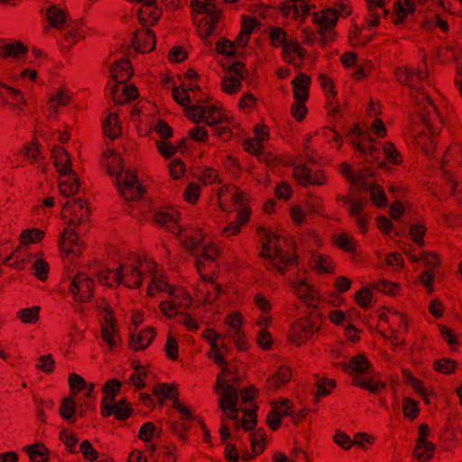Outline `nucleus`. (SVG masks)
I'll use <instances>...</instances> for the list:
<instances>
[{"label": "nucleus", "instance_id": "6e6552de", "mask_svg": "<svg viewBox=\"0 0 462 462\" xmlns=\"http://www.w3.org/2000/svg\"><path fill=\"white\" fill-rule=\"evenodd\" d=\"M395 76L401 84L406 85L411 89L414 97L421 96L423 92L420 91V88L426 80V72L421 69L402 67L396 69Z\"/></svg>", "mask_w": 462, "mask_h": 462}, {"label": "nucleus", "instance_id": "a211bd4d", "mask_svg": "<svg viewBox=\"0 0 462 462\" xmlns=\"http://www.w3.org/2000/svg\"><path fill=\"white\" fill-rule=\"evenodd\" d=\"M414 99L419 108L420 109V117L425 125L430 126L435 120L438 119L441 121L440 116L435 105L432 103L431 99L429 98L427 95L421 93L420 97H415Z\"/></svg>", "mask_w": 462, "mask_h": 462}, {"label": "nucleus", "instance_id": "c9c22d12", "mask_svg": "<svg viewBox=\"0 0 462 462\" xmlns=\"http://www.w3.org/2000/svg\"><path fill=\"white\" fill-rule=\"evenodd\" d=\"M353 383L372 393H376L384 387V383L363 374H353Z\"/></svg>", "mask_w": 462, "mask_h": 462}, {"label": "nucleus", "instance_id": "680f3d73", "mask_svg": "<svg viewBox=\"0 0 462 462\" xmlns=\"http://www.w3.org/2000/svg\"><path fill=\"white\" fill-rule=\"evenodd\" d=\"M457 367V362L451 359L443 358L437 360L434 363V368L443 374H450L455 371Z\"/></svg>", "mask_w": 462, "mask_h": 462}, {"label": "nucleus", "instance_id": "a19ab883", "mask_svg": "<svg viewBox=\"0 0 462 462\" xmlns=\"http://www.w3.org/2000/svg\"><path fill=\"white\" fill-rule=\"evenodd\" d=\"M104 133L108 137L114 139L117 137L121 133V128L118 125V119L116 114H109L105 120L104 125Z\"/></svg>", "mask_w": 462, "mask_h": 462}, {"label": "nucleus", "instance_id": "5701e85b", "mask_svg": "<svg viewBox=\"0 0 462 462\" xmlns=\"http://www.w3.org/2000/svg\"><path fill=\"white\" fill-rule=\"evenodd\" d=\"M112 80L116 83H125L133 75V69L129 60L121 59L116 60L110 69Z\"/></svg>", "mask_w": 462, "mask_h": 462}, {"label": "nucleus", "instance_id": "bf43d9fd", "mask_svg": "<svg viewBox=\"0 0 462 462\" xmlns=\"http://www.w3.org/2000/svg\"><path fill=\"white\" fill-rule=\"evenodd\" d=\"M172 97L174 100L182 106L189 107V104L191 102V96L188 93L187 88H174L172 90Z\"/></svg>", "mask_w": 462, "mask_h": 462}, {"label": "nucleus", "instance_id": "6ab92c4d", "mask_svg": "<svg viewBox=\"0 0 462 462\" xmlns=\"http://www.w3.org/2000/svg\"><path fill=\"white\" fill-rule=\"evenodd\" d=\"M121 383L116 379L107 381L104 387V397L102 400L103 410L101 411L104 417H108L112 414V402L115 401V396L119 392Z\"/></svg>", "mask_w": 462, "mask_h": 462}, {"label": "nucleus", "instance_id": "4d7b16f0", "mask_svg": "<svg viewBox=\"0 0 462 462\" xmlns=\"http://www.w3.org/2000/svg\"><path fill=\"white\" fill-rule=\"evenodd\" d=\"M356 147L366 157V160L369 162L376 161L379 158L380 151L373 144L365 146L364 143H357Z\"/></svg>", "mask_w": 462, "mask_h": 462}, {"label": "nucleus", "instance_id": "ea45409f", "mask_svg": "<svg viewBox=\"0 0 462 462\" xmlns=\"http://www.w3.org/2000/svg\"><path fill=\"white\" fill-rule=\"evenodd\" d=\"M40 307L33 306L31 308L22 309L16 313L17 319L25 324H35L39 320Z\"/></svg>", "mask_w": 462, "mask_h": 462}, {"label": "nucleus", "instance_id": "6e6d98bb", "mask_svg": "<svg viewBox=\"0 0 462 462\" xmlns=\"http://www.w3.org/2000/svg\"><path fill=\"white\" fill-rule=\"evenodd\" d=\"M270 39L274 46L281 45L282 48L286 43H288L291 39L288 38V35L285 31H283L280 27L273 28L270 32Z\"/></svg>", "mask_w": 462, "mask_h": 462}, {"label": "nucleus", "instance_id": "9b49d317", "mask_svg": "<svg viewBox=\"0 0 462 462\" xmlns=\"http://www.w3.org/2000/svg\"><path fill=\"white\" fill-rule=\"evenodd\" d=\"M312 21L319 24V32L321 34L320 44L325 46L334 39L332 28L337 23V14L331 10H324L320 14H314Z\"/></svg>", "mask_w": 462, "mask_h": 462}, {"label": "nucleus", "instance_id": "ddd939ff", "mask_svg": "<svg viewBox=\"0 0 462 462\" xmlns=\"http://www.w3.org/2000/svg\"><path fill=\"white\" fill-rule=\"evenodd\" d=\"M101 334L103 340L109 346L111 349L116 346L120 340L119 332L116 319L114 318V314L108 308L105 309L103 315Z\"/></svg>", "mask_w": 462, "mask_h": 462}, {"label": "nucleus", "instance_id": "e2e57ef3", "mask_svg": "<svg viewBox=\"0 0 462 462\" xmlns=\"http://www.w3.org/2000/svg\"><path fill=\"white\" fill-rule=\"evenodd\" d=\"M370 197L372 201L377 206L382 207L386 204V196L383 189L377 185H373L370 189Z\"/></svg>", "mask_w": 462, "mask_h": 462}, {"label": "nucleus", "instance_id": "423d86ee", "mask_svg": "<svg viewBox=\"0 0 462 462\" xmlns=\"http://www.w3.org/2000/svg\"><path fill=\"white\" fill-rule=\"evenodd\" d=\"M89 209L85 200L81 199H72L62 206L61 217L67 220L68 226H77L85 223L88 219Z\"/></svg>", "mask_w": 462, "mask_h": 462}, {"label": "nucleus", "instance_id": "39448f33", "mask_svg": "<svg viewBox=\"0 0 462 462\" xmlns=\"http://www.w3.org/2000/svg\"><path fill=\"white\" fill-rule=\"evenodd\" d=\"M186 114L187 116L194 123L204 121L209 126H214L216 125L225 123L228 120L227 116H226L214 105L189 106L186 109Z\"/></svg>", "mask_w": 462, "mask_h": 462}, {"label": "nucleus", "instance_id": "3c124183", "mask_svg": "<svg viewBox=\"0 0 462 462\" xmlns=\"http://www.w3.org/2000/svg\"><path fill=\"white\" fill-rule=\"evenodd\" d=\"M335 243L340 249L348 253H352L356 249L354 239L346 233L337 235Z\"/></svg>", "mask_w": 462, "mask_h": 462}, {"label": "nucleus", "instance_id": "4be33fe9", "mask_svg": "<svg viewBox=\"0 0 462 462\" xmlns=\"http://www.w3.org/2000/svg\"><path fill=\"white\" fill-rule=\"evenodd\" d=\"M304 56L305 50L294 39L291 40L282 48L283 60L298 68L300 67L301 60Z\"/></svg>", "mask_w": 462, "mask_h": 462}, {"label": "nucleus", "instance_id": "c85d7f7f", "mask_svg": "<svg viewBox=\"0 0 462 462\" xmlns=\"http://www.w3.org/2000/svg\"><path fill=\"white\" fill-rule=\"evenodd\" d=\"M191 7L198 14H207V17H205L203 20H210L212 23H217L220 11L217 8L214 3L194 0L191 2Z\"/></svg>", "mask_w": 462, "mask_h": 462}, {"label": "nucleus", "instance_id": "bb28decb", "mask_svg": "<svg viewBox=\"0 0 462 462\" xmlns=\"http://www.w3.org/2000/svg\"><path fill=\"white\" fill-rule=\"evenodd\" d=\"M311 79L309 76L300 73L291 82L293 97L297 101H306L309 97V88Z\"/></svg>", "mask_w": 462, "mask_h": 462}, {"label": "nucleus", "instance_id": "13d9d810", "mask_svg": "<svg viewBox=\"0 0 462 462\" xmlns=\"http://www.w3.org/2000/svg\"><path fill=\"white\" fill-rule=\"evenodd\" d=\"M34 275L41 281H45L48 277L49 264L42 258H37L32 264Z\"/></svg>", "mask_w": 462, "mask_h": 462}, {"label": "nucleus", "instance_id": "a18cd8bd", "mask_svg": "<svg viewBox=\"0 0 462 462\" xmlns=\"http://www.w3.org/2000/svg\"><path fill=\"white\" fill-rule=\"evenodd\" d=\"M312 265L319 273H330L333 272V265L330 257L323 254L313 256Z\"/></svg>", "mask_w": 462, "mask_h": 462}, {"label": "nucleus", "instance_id": "393cba45", "mask_svg": "<svg viewBox=\"0 0 462 462\" xmlns=\"http://www.w3.org/2000/svg\"><path fill=\"white\" fill-rule=\"evenodd\" d=\"M71 100V92L65 87L60 86L57 88L48 98V105L50 109L55 114L58 112L60 106H67Z\"/></svg>", "mask_w": 462, "mask_h": 462}, {"label": "nucleus", "instance_id": "58836bf2", "mask_svg": "<svg viewBox=\"0 0 462 462\" xmlns=\"http://www.w3.org/2000/svg\"><path fill=\"white\" fill-rule=\"evenodd\" d=\"M32 255L28 253V247L23 244H19L16 249L11 254V257H15V261L11 263L15 269L22 270L29 262Z\"/></svg>", "mask_w": 462, "mask_h": 462}, {"label": "nucleus", "instance_id": "473e14b6", "mask_svg": "<svg viewBox=\"0 0 462 462\" xmlns=\"http://www.w3.org/2000/svg\"><path fill=\"white\" fill-rule=\"evenodd\" d=\"M291 378V371L286 365H281L274 374L267 380L269 389L279 388L287 383Z\"/></svg>", "mask_w": 462, "mask_h": 462}, {"label": "nucleus", "instance_id": "c756f323", "mask_svg": "<svg viewBox=\"0 0 462 462\" xmlns=\"http://www.w3.org/2000/svg\"><path fill=\"white\" fill-rule=\"evenodd\" d=\"M0 87L5 88L11 94V100L5 97L3 91L0 89V96L3 98V102L5 105H8L12 109L20 112L23 109V106L26 105V100L23 97L21 90L6 87L5 85H1Z\"/></svg>", "mask_w": 462, "mask_h": 462}, {"label": "nucleus", "instance_id": "f257e3e1", "mask_svg": "<svg viewBox=\"0 0 462 462\" xmlns=\"http://www.w3.org/2000/svg\"><path fill=\"white\" fill-rule=\"evenodd\" d=\"M154 217L158 225L180 236L183 246L196 256L195 265L197 271L201 275L202 279L206 280V277L202 273L203 270L207 263H211L217 260L219 255L218 248L215 245L207 244L203 246L201 253L199 254L204 236L199 229L195 232L191 231L189 234L181 235L178 223L180 218L179 212L172 207H164L159 209Z\"/></svg>", "mask_w": 462, "mask_h": 462}, {"label": "nucleus", "instance_id": "b1692460", "mask_svg": "<svg viewBox=\"0 0 462 462\" xmlns=\"http://www.w3.org/2000/svg\"><path fill=\"white\" fill-rule=\"evenodd\" d=\"M368 7V14L365 18V25L368 29L378 26L381 12L385 15L388 11L383 8L384 0H366Z\"/></svg>", "mask_w": 462, "mask_h": 462}, {"label": "nucleus", "instance_id": "e433bc0d", "mask_svg": "<svg viewBox=\"0 0 462 462\" xmlns=\"http://www.w3.org/2000/svg\"><path fill=\"white\" fill-rule=\"evenodd\" d=\"M168 294L180 309H187L191 305L190 294L182 288H171L168 291Z\"/></svg>", "mask_w": 462, "mask_h": 462}, {"label": "nucleus", "instance_id": "37998d69", "mask_svg": "<svg viewBox=\"0 0 462 462\" xmlns=\"http://www.w3.org/2000/svg\"><path fill=\"white\" fill-rule=\"evenodd\" d=\"M47 18L51 26L60 28L66 22V14L56 6H51L47 10Z\"/></svg>", "mask_w": 462, "mask_h": 462}, {"label": "nucleus", "instance_id": "603ef678", "mask_svg": "<svg viewBox=\"0 0 462 462\" xmlns=\"http://www.w3.org/2000/svg\"><path fill=\"white\" fill-rule=\"evenodd\" d=\"M225 323L228 326V330L226 333H234L242 331V323L243 318L242 315L238 312H233L229 314L226 319Z\"/></svg>", "mask_w": 462, "mask_h": 462}, {"label": "nucleus", "instance_id": "1a4fd4ad", "mask_svg": "<svg viewBox=\"0 0 462 462\" xmlns=\"http://www.w3.org/2000/svg\"><path fill=\"white\" fill-rule=\"evenodd\" d=\"M319 329V326L315 321L310 319H301L295 321L291 327L289 339L292 344L301 346L310 339Z\"/></svg>", "mask_w": 462, "mask_h": 462}, {"label": "nucleus", "instance_id": "f3484780", "mask_svg": "<svg viewBox=\"0 0 462 462\" xmlns=\"http://www.w3.org/2000/svg\"><path fill=\"white\" fill-rule=\"evenodd\" d=\"M125 83L109 81L107 88L110 89L111 97L115 103L124 104L137 97V89L133 85L124 86Z\"/></svg>", "mask_w": 462, "mask_h": 462}, {"label": "nucleus", "instance_id": "f03ea898", "mask_svg": "<svg viewBox=\"0 0 462 462\" xmlns=\"http://www.w3.org/2000/svg\"><path fill=\"white\" fill-rule=\"evenodd\" d=\"M258 233L263 236L260 256L267 260L277 272L283 273L285 268L294 263L295 258L287 256L282 253L280 246V238L277 235L263 227L258 228Z\"/></svg>", "mask_w": 462, "mask_h": 462}, {"label": "nucleus", "instance_id": "cd10ccee", "mask_svg": "<svg viewBox=\"0 0 462 462\" xmlns=\"http://www.w3.org/2000/svg\"><path fill=\"white\" fill-rule=\"evenodd\" d=\"M148 275L152 278L147 289V294L150 297H153L161 291H166L168 293V291L171 289L168 282L163 279V276L158 272L156 264L155 269L152 270V272H149Z\"/></svg>", "mask_w": 462, "mask_h": 462}, {"label": "nucleus", "instance_id": "69168bd1", "mask_svg": "<svg viewBox=\"0 0 462 462\" xmlns=\"http://www.w3.org/2000/svg\"><path fill=\"white\" fill-rule=\"evenodd\" d=\"M60 438L69 452H75V447L79 439L72 432L68 430H63L60 434Z\"/></svg>", "mask_w": 462, "mask_h": 462}, {"label": "nucleus", "instance_id": "72a5a7b5", "mask_svg": "<svg viewBox=\"0 0 462 462\" xmlns=\"http://www.w3.org/2000/svg\"><path fill=\"white\" fill-rule=\"evenodd\" d=\"M23 450L28 454L32 462H47L49 460V449L42 443L25 446Z\"/></svg>", "mask_w": 462, "mask_h": 462}, {"label": "nucleus", "instance_id": "7ed1b4c3", "mask_svg": "<svg viewBox=\"0 0 462 462\" xmlns=\"http://www.w3.org/2000/svg\"><path fill=\"white\" fill-rule=\"evenodd\" d=\"M155 269V263L149 258L129 261L118 268L122 272L125 285L129 288H137L142 284L143 275Z\"/></svg>", "mask_w": 462, "mask_h": 462}, {"label": "nucleus", "instance_id": "4c0bfd02", "mask_svg": "<svg viewBox=\"0 0 462 462\" xmlns=\"http://www.w3.org/2000/svg\"><path fill=\"white\" fill-rule=\"evenodd\" d=\"M394 23H402L409 14L415 10L414 0H399L395 3Z\"/></svg>", "mask_w": 462, "mask_h": 462}, {"label": "nucleus", "instance_id": "8fccbe9b", "mask_svg": "<svg viewBox=\"0 0 462 462\" xmlns=\"http://www.w3.org/2000/svg\"><path fill=\"white\" fill-rule=\"evenodd\" d=\"M241 86V79L237 77L228 75L222 79V88L227 94L237 92Z\"/></svg>", "mask_w": 462, "mask_h": 462}, {"label": "nucleus", "instance_id": "4468645a", "mask_svg": "<svg viewBox=\"0 0 462 462\" xmlns=\"http://www.w3.org/2000/svg\"><path fill=\"white\" fill-rule=\"evenodd\" d=\"M295 294L309 307L315 308L319 302V295L313 286L306 280L299 279L292 282Z\"/></svg>", "mask_w": 462, "mask_h": 462}, {"label": "nucleus", "instance_id": "de8ad7c7", "mask_svg": "<svg viewBox=\"0 0 462 462\" xmlns=\"http://www.w3.org/2000/svg\"><path fill=\"white\" fill-rule=\"evenodd\" d=\"M27 52V48L21 42H15L5 46V56L19 59Z\"/></svg>", "mask_w": 462, "mask_h": 462}, {"label": "nucleus", "instance_id": "a878e982", "mask_svg": "<svg viewBox=\"0 0 462 462\" xmlns=\"http://www.w3.org/2000/svg\"><path fill=\"white\" fill-rule=\"evenodd\" d=\"M79 188V179L74 171L60 176L59 189L66 197L74 196Z\"/></svg>", "mask_w": 462, "mask_h": 462}, {"label": "nucleus", "instance_id": "dca6fc26", "mask_svg": "<svg viewBox=\"0 0 462 462\" xmlns=\"http://www.w3.org/2000/svg\"><path fill=\"white\" fill-rule=\"evenodd\" d=\"M421 263L427 268L420 275V282L428 289L430 292L432 291V283L434 280V269L439 265V260L438 256L431 252H424L420 254Z\"/></svg>", "mask_w": 462, "mask_h": 462}, {"label": "nucleus", "instance_id": "412c9836", "mask_svg": "<svg viewBox=\"0 0 462 462\" xmlns=\"http://www.w3.org/2000/svg\"><path fill=\"white\" fill-rule=\"evenodd\" d=\"M155 337V329L153 328H147L143 330L138 331L135 328H131V341L130 346L134 350L145 349Z\"/></svg>", "mask_w": 462, "mask_h": 462}, {"label": "nucleus", "instance_id": "7c9ffc66", "mask_svg": "<svg viewBox=\"0 0 462 462\" xmlns=\"http://www.w3.org/2000/svg\"><path fill=\"white\" fill-rule=\"evenodd\" d=\"M52 156L54 158V164L57 171L60 172V176L65 175L71 170V162L69 154L61 147H55L52 151Z\"/></svg>", "mask_w": 462, "mask_h": 462}, {"label": "nucleus", "instance_id": "f8f14e48", "mask_svg": "<svg viewBox=\"0 0 462 462\" xmlns=\"http://www.w3.org/2000/svg\"><path fill=\"white\" fill-rule=\"evenodd\" d=\"M293 177L303 186H322L327 182V177L322 171H312L304 164H299L294 167Z\"/></svg>", "mask_w": 462, "mask_h": 462}, {"label": "nucleus", "instance_id": "0eeeda50", "mask_svg": "<svg viewBox=\"0 0 462 462\" xmlns=\"http://www.w3.org/2000/svg\"><path fill=\"white\" fill-rule=\"evenodd\" d=\"M116 182L118 190L125 200H138L143 194V189L139 184L136 175L131 171H121L116 175Z\"/></svg>", "mask_w": 462, "mask_h": 462}, {"label": "nucleus", "instance_id": "0e129e2a", "mask_svg": "<svg viewBox=\"0 0 462 462\" xmlns=\"http://www.w3.org/2000/svg\"><path fill=\"white\" fill-rule=\"evenodd\" d=\"M162 313L168 319H172L180 313V308L171 300H163L160 304Z\"/></svg>", "mask_w": 462, "mask_h": 462}, {"label": "nucleus", "instance_id": "9d476101", "mask_svg": "<svg viewBox=\"0 0 462 462\" xmlns=\"http://www.w3.org/2000/svg\"><path fill=\"white\" fill-rule=\"evenodd\" d=\"M93 281L85 273L76 274L69 282V291L79 302L88 301L93 295Z\"/></svg>", "mask_w": 462, "mask_h": 462}, {"label": "nucleus", "instance_id": "c03bdc74", "mask_svg": "<svg viewBox=\"0 0 462 462\" xmlns=\"http://www.w3.org/2000/svg\"><path fill=\"white\" fill-rule=\"evenodd\" d=\"M434 445L431 442H417L414 456L420 461H427L433 456Z\"/></svg>", "mask_w": 462, "mask_h": 462}, {"label": "nucleus", "instance_id": "052dcab7", "mask_svg": "<svg viewBox=\"0 0 462 462\" xmlns=\"http://www.w3.org/2000/svg\"><path fill=\"white\" fill-rule=\"evenodd\" d=\"M305 208L310 214H321L324 206L320 198L310 196L305 202Z\"/></svg>", "mask_w": 462, "mask_h": 462}, {"label": "nucleus", "instance_id": "20e7f679", "mask_svg": "<svg viewBox=\"0 0 462 462\" xmlns=\"http://www.w3.org/2000/svg\"><path fill=\"white\" fill-rule=\"evenodd\" d=\"M215 390L217 392L222 390L221 396L218 400V405L222 412L228 419L236 420L239 413V409L237 407V390L230 384H226V380L225 377H223V374L217 375Z\"/></svg>", "mask_w": 462, "mask_h": 462}, {"label": "nucleus", "instance_id": "09e8293b", "mask_svg": "<svg viewBox=\"0 0 462 462\" xmlns=\"http://www.w3.org/2000/svg\"><path fill=\"white\" fill-rule=\"evenodd\" d=\"M112 413L116 420H125L131 413V408L125 399L120 400L117 403H112Z\"/></svg>", "mask_w": 462, "mask_h": 462}, {"label": "nucleus", "instance_id": "774afa93", "mask_svg": "<svg viewBox=\"0 0 462 462\" xmlns=\"http://www.w3.org/2000/svg\"><path fill=\"white\" fill-rule=\"evenodd\" d=\"M153 393L160 399L163 398H174L175 389L171 384L162 383L154 387Z\"/></svg>", "mask_w": 462, "mask_h": 462}, {"label": "nucleus", "instance_id": "864d4df0", "mask_svg": "<svg viewBox=\"0 0 462 462\" xmlns=\"http://www.w3.org/2000/svg\"><path fill=\"white\" fill-rule=\"evenodd\" d=\"M383 153L385 155L386 160L395 165H399L402 163V156L400 152L397 151L393 143H385L383 147Z\"/></svg>", "mask_w": 462, "mask_h": 462}, {"label": "nucleus", "instance_id": "79ce46f5", "mask_svg": "<svg viewBox=\"0 0 462 462\" xmlns=\"http://www.w3.org/2000/svg\"><path fill=\"white\" fill-rule=\"evenodd\" d=\"M44 236V233L43 231L40 230V229H37V228H32V229H24L20 236H19V240H20V243L24 245L26 247H28V245L30 244H36V243H39Z\"/></svg>", "mask_w": 462, "mask_h": 462}, {"label": "nucleus", "instance_id": "2eb2a0df", "mask_svg": "<svg viewBox=\"0 0 462 462\" xmlns=\"http://www.w3.org/2000/svg\"><path fill=\"white\" fill-rule=\"evenodd\" d=\"M74 227L68 226L63 230L60 239V247L66 254L79 255L82 252L83 244L76 236Z\"/></svg>", "mask_w": 462, "mask_h": 462}, {"label": "nucleus", "instance_id": "aec40b11", "mask_svg": "<svg viewBox=\"0 0 462 462\" xmlns=\"http://www.w3.org/2000/svg\"><path fill=\"white\" fill-rule=\"evenodd\" d=\"M132 43L136 51L145 53L155 48V36L150 30H139L135 32Z\"/></svg>", "mask_w": 462, "mask_h": 462}, {"label": "nucleus", "instance_id": "f704fd0d", "mask_svg": "<svg viewBox=\"0 0 462 462\" xmlns=\"http://www.w3.org/2000/svg\"><path fill=\"white\" fill-rule=\"evenodd\" d=\"M97 279L102 285L113 287L122 282L123 273L122 272H118V269L111 270L104 268L98 272Z\"/></svg>", "mask_w": 462, "mask_h": 462}, {"label": "nucleus", "instance_id": "338daca9", "mask_svg": "<svg viewBox=\"0 0 462 462\" xmlns=\"http://www.w3.org/2000/svg\"><path fill=\"white\" fill-rule=\"evenodd\" d=\"M69 383L71 391V395L77 394L86 386L85 380L77 374H70L69 376Z\"/></svg>", "mask_w": 462, "mask_h": 462}, {"label": "nucleus", "instance_id": "5fc2aeb1", "mask_svg": "<svg viewBox=\"0 0 462 462\" xmlns=\"http://www.w3.org/2000/svg\"><path fill=\"white\" fill-rule=\"evenodd\" d=\"M76 407H75V401L72 396H69L65 398L60 405V414L61 417L65 420H70L73 417V414L75 413Z\"/></svg>", "mask_w": 462, "mask_h": 462}, {"label": "nucleus", "instance_id": "49530a36", "mask_svg": "<svg viewBox=\"0 0 462 462\" xmlns=\"http://www.w3.org/2000/svg\"><path fill=\"white\" fill-rule=\"evenodd\" d=\"M370 287L377 291L388 294L394 295L396 291L398 290V284L393 282H389L384 279L378 280L376 282H373L370 284Z\"/></svg>", "mask_w": 462, "mask_h": 462}, {"label": "nucleus", "instance_id": "2f4dec72", "mask_svg": "<svg viewBox=\"0 0 462 462\" xmlns=\"http://www.w3.org/2000/svg\"><path fill=\"white\" fill-rule=\"evenodd\" d=\"M342 369L353 374H362L365 371L369 368V362L367 358L363 355H358L352 358L349 363H343L340 365Z\"/></svg>", "mask_w": 462, "mask_h": 462}]
</instances>
